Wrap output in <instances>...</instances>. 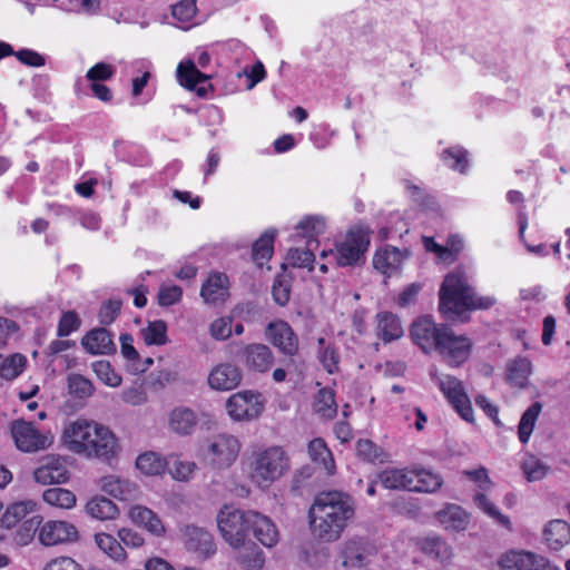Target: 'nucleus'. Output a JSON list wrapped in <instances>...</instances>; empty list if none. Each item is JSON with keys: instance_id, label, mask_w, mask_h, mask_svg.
I'll return each mask as SVG.
<instances>
[{"instance_id": "f257e3e1", "label": "nucleus", "mask_w": 570, "mask_h": 570, "mask_svg": "<svg viewBox=\"0 0 570 570\" xmlns=\"http://www.w3.org/2000/svg\"><path fill=\"white\" fill-rule=\"evenodd\" d=\"M355 502L351 495L341 491L318 493L309 508V525L313 535L323 542L338 540L353 520Z\"/></svg>"}, {"instance_id": "f03ea898", "label": "nucleus", "mask_w": 570, "mask_h": 570, "mask_svg": "<svg viewBox=\"0 0 570 570\" xmlns=\"http://www.w3.org/2000/svg\"><path fill=\"white\" fill-rule=\"evenodd\" d=\"M468 276L462 269L449 273L440 288V312L454 320L461 317L468 309L489 308L495 303V298L476 296L468 284Z\"/></svg>"}, {"instance_id": "7ed1b4c3", "label": "nucleus", "mask_w": 570, "mask_h": 570, "mask_svg": "<svg viewBox=\"0 0 570 570\" xmlns=\"http://www.w3.org/2000/svg\"><path fill=\"white\" fill-rule=\"evenodd\" d=\"M289 469V458L279 445H272L253 453L249 464V478L261 488L268 489Z\"/></svg>"}, {"instance_id": "20e7f679", "label": "nucleus", "mask_w": 570, "mask_h": 570, "mask_svg": "<svg viewBox=\"0 0 570 570\" xmlns=\"http://www.w3.org/2000/svg\"><path fill=\"white\" fill-rule=\"evenodd\" d=\"M253 511H242L225 507L217 515V527L224 540L233 548L244 546L248 541L252 529Z\"/></svg>"}, {"instance_id": "39448f33", "label": "nucleus", "mask_w": 570, "mask_h": 570, "mask_svg": "<svg viewBox=\"0 0 570 570\" xmlns=\"http://www.w3.org/2000/svg\"><path fill=\"white\" fill-rule=\"evenodd\" d=\"M11 436L18 450L35 453L48 449L53 441L52 435L36 429L31 422L16 420L11 423Z\"/></svg>"}, {"instance_id": "423d86ee", "label": "nucleus", "mask_w": 570, "mask_h": 570, "mask_svg": "<svg viewBox=\"0 0 570 570\" xmlns=\"http://www.w3.org/2000/svg\"><path fill=\"white\" fill-rule=\"evenodd\" d=\"M370 245V233L362 228H352L345 239L337 244L335 258L340 266H353L365 261Z\"/></svg>"}, {"instance_id": "0eeeda50", "label": "nucleus", "mask_w": 570, "mask_h": 570, "mask_svg": "<svg viewBox=\"0 0 570 570\" xmlns=\"http://www.w3.org/2000/svg\"><path fill=\"white\" fill-rule=\"evenodd\" d=\"M430 376L438 383L440 390L461 417L468 422L472 421L473 411L471 402L464 391L462 382L451 375H439L435 367L430 370Z\"/></svg>"}, {"instance_id": "6e6552de", "label": "nucleus", "mask_w": 570, "mask_h": 570, "mask_svg": "<svg viewBox=\"0 0 570 570\" xmlns=\"http://www.w3.org/2000/svg\"><path fill=\"white\" fill-rule=\"evenodd\" d=\"M472 342L464 335H455L448 326L436 351L442 360L452 367L462 365L471 354Z\"/></svg>"}, {"instance_id": "1a4fd4ad", "label": "nucleus", "mask_w": 570, "mask_h": 570, "mask_svg": "<svg viewBox=\"0 0 570 570\" xmlns=\"http://www.w3.org/2000/svg\"><path fill=\"white\" fill-rule=\"evenodd\" d=\"M229 416L235 421H250L257 419L264 409L261 394L243 391L229 396L226 403Z\"/></svg>"}, {"instance_id": "9d476101", "label": "nucleus", "mask_w": 570, "mask_h": 570, "mask_svg": "<svg viewBox=\"0 0 570 570\" xmlns=\"http://www.w3.org/2000/svg\"><path fill=\"white\" fill-rule=\"evenodd\" d=\"M99 423L86 419H77L68 423L63 430V442L69 450L75 453H86L90 438L97 435Z\"/></svg>"}, {"instance_id": "9b49d317", "label": "nucleus", "mask_w": 570, "mask_h": 570, "mask_svg": "<svg viewBox=\"0 0 570 570\" xmlns=\"http://www.w3.org/2000/svg\"><path fill=\"white\" fill-rule=\"evenodd\" d=\"M446 325L436 324L430 317L423 316L417 318L410 328V335L414 344H416L424 353L436 351L444 334Z\"/></svg>"}, {"instance_id": "f8f14e48", "label": "nucleus", "mask_w": 570, "mask_h": 570, "mask_svg": "<svg viewBox=\"0 0 570 570\" xmlns=\"http://www.w3.org/2000/svg\"><path fill=\"white\" fill-rule=\"evenodd\" d=\"M462 474L476 485L473 495L474 504L489 517L499 520V511L495 504L488 498V493L494 489V483L490 480L488 471L484 468H479L465 470Z\"/></svg>"}, {"instance_id": "ddd939ff", "label": "nucleus", "mask_w": 570, "mask_h": 570, "mask_svg": "<svg viewBox=\"0 0 570 570\" xmlns=\"http://www.w3.org/2000/svg\"><path fill=\"white\" fill-rule=\"evenodd\" d=\"M240 443L237 438L219 434L214 438L208 448V458L217 468H228L238 456Z\"/></svg>"}, {"instance_id": "4468645a", "label": "nucleus", "mask_w": 570, "mask_h": 570, "mask_svg": "<svg viewBox=\"0 0 570 570\" xmlns=\"http://www.w3.org/2000/svg\"><path fill=\"white\" fill-rule=\"evenodd\" d=\"M38 539L45 547L72 542L78 539L76 527L67 521L49 520L39 528Z\"/></svg>"}, {"instance_id": "2eb2a0df", "label": "nucleus", "mask_w": 570, "mask_h": 570, "mask_svg": "<svg viewBox=\"0 0 570 570\" xmlns=\"http://www.w3.org/2000/svg\"><path fill=\"white\" fill-rule=\"evenodd\" d=\"M501 570H559L543 557L511 550L501 557Z\"/></svg>"}, {"instance_id": "dca6fc26", "label": "nucleus", "mask_w": 570, "mask_h": 570, "mask_svg": "<svg viewBox=\"0 0 570 570\" xmlns=\"http://www.w3.org/2000/svg\"><path fill=\"white\" fill-rule=\"evenodd\" d=\"M183 542L188 551L203 559H207L216 552L213 535L200 527L186 525L183 530Z\"/></svg>"}, {"instance_id": "f3484780", "label": "nucleus", "mask_w": 570, "mask_h": 570, "mask_svg": "<svg viewBox=\"0 0 570 570\" xmlns=\"http://www.w3.org/2000/svg\"><path fill=\"white\" fill-rule=\"evenodd\" d=\"M266 335L272 344L286 356L292 357L297 354L298 338L288 323L284 321L269 323Z\"/></svg>"}, {"instance_id": "a211bd4d", "label": "nucleus", "mask_w": 570, "mask_h": 570, "mask_svg": "<svg viewBox=\"0 0 570 570\" xmlns=\"http://www.w3.org/2000/svg\"><path fill=\"white\" fill-rule=\"evenodd\" d=\"M240 357L244 365L258 373L268 372L274 364V354L272 350L261 343L245 345L240 351Z\"/></svg>"}, {"instance_id": "6ab92c4d", "label": "nucleus", "mask_w": 570, "mask_h": 570, "mask_svg": "<svg viewBox=\"0 0 570 570\" xmlns=\"http://www.w3.org/2000/svg\"><path fill=\"white\" fill-rule=\"evenodd\" d=\"M33 479L40 484H59L69 480L66 463L59 456H48L43 459L40 466L33 471Z\"/></svg>"}, {"instance_id": "aec40b11", "label": "nucleus", "mask_w": 570, "mask_h": 570, "mask_svg": "<svg viewBox=\"0 0 570 570\" xmlns=\"http://www.w3.org/2000/svg\"><path fill=\"white\" fill-rule=\"evenodd\" d=\"M409 255V249L401 250L397 247L387 245L376 250L373 257V266L380 273L391 276L401 268Z\"/></svg>"}, {"instance_id": "412c9836", "label": "nucleus", "mask_w": 570, "mask_h": 570, "mask_svg": "<svg viewBox=\"0 0 570 570\" xmlns=\"http://www.w3.org/2000/svg\"><path fill=\"white\" fill-rule=\"evenodd\" d=\"M242 381V371L238 366L230 363L216 365L208 375V384L217 391H229L239 385Z\"/></svg>"}, {"instance_id": "4be33fe9", "label": "nucleus", "mask_w": 570, "mask_h": 570, "mask_svg": "<svg viewBox=\"0 0 570 570\" xmlns=\"http://www.w3.org/2000/svg\"><path fill=\"white\" fill-rule=\"evenodd\" d=\"M198 424L197 413L186 406L173 409L168 415V428L178 435H190Z\"/></svg>"}, {"instance_id": "5701e85b", "label": "nucleus", "mask_w": 570, "mask_h": 570, "mask_svg": "<svg viewBox=\"0 0 570 570\" xmlns=\"http://www.w3.org/2000/svg\"><path fill=\"white\" fill-rule=\"evenodd\" d=\"M254 537L266 548H273L279 540L276 524L266 515L253 511L252 529Z\"/></svg>"}, {"instance_id": "b1692460", "label": "nucleus", "mask_w": 570, "mask_h": 570, "mask_svg": "<svg viewBox=\"0 0 570 570\" xmlns=\"http://www.w3.org/2000/svg\"><path fill=\"white\" fill-rule=\"evenodd\" d=\"M97 435L90 438L92 441L86 452L89 456H96L101 459H109L115 455L117 449V441L112 432L102 424L99 423Z\"/></svg>"}, {"instance_id": "393cba45", "label": "nucleus", "mask_w": 570, "mask_h": 570, "mask_svg": "<svg viewBox=\"0 0 570 570\" xmlns=\"http://www.w3.org/2000/svg\"><path fill=\"white\" fill-rule=\"evenodd\" d=\"M100 488L107 494L121 500H135L138 488L134 482L117 475H107L100 479Z\"/></svg>"}, {"instance_id": "a878e982", "label": "nucleus", "mask_w": 570, "mask_h": 570, "mask_svg": "<svg viewBox=\"0 0 570 570\" xmlns=\"http://www.w3.org/2000/svg\"><path fill=\"white\" fill-rule=\"evenodd\" d=\"M82 346L90 354H109L116 351L111 334L104 327L88 332L81 341Z\"/></svg>"}, {"instance_id": "bb28decb", "label": "nucleus", "mask_w": 570, "mask_h": 570, "mask_svg": "<svg viewBox=\"0 0 570 570\" xmlns=\"http://www.w3.org/2000/svg\"><path fill=\"white\" fill-rule=\"evenodd\" d=\"M208 76L200 72L193 61L180 62L177 67V79L180 86L188 90H196L199 97H205L207 89L205 87H197V83H202L208 80Z\"/></svg>"}, {"instance_id": "cd10ccee", "label": "nucleus", "mask_w": 570, "mask_h": 570, "mask_svg": "<svg viewBox=\"0 0 570 570\" xmlns=\"http://www.w3.org/2000/svg\"><path fill=\"white\" fill-rule=\"evenodd\" d=\"M200 296L207 304L224 302L228 296V278L225 274L215 273L209 275L203 284Z\"/></svg>"}, {"instance_id": "c85d7f7f", "label": "nucleus", "mask_w": 570, "mask_h": 570, "mask_svg": "<svg viewBox=\"0 0 570 570\" xmlns=\"http://www.w3.org/2000/svg\"><path fill=\"white\" fill-rule=\"evenodd\" d=\"M234 549L237 550L236 561L243 570H261L264 567V552L255 542L248 540Z\"/></svg>"}, {"instance_id": "c756f323", "label": "nucleus", "mask_w": 570, "mask_h": 570, "mask_svg": "<svg viewBox=\"0 0 570 570\" xmlns=\"http://www.w3.org/2000/svg\"><path fill=\"white\" fill-rule=\"evenodd\" d=\"M129 517L134 523L142 527L154 535L165 533V527L157 514L142 505H135L129 510Z\"/></svg>"}, {"instance_id": "7c9ffc66", "label": "nucleus", "mask_w": 570, "mask_h": 570, "mask_svg": "<svg viewBox=\"0 0 570 570\" xmlns=\"http://www.w3.org/2000/svg\"><path fill=\"white\" fill-rule=\"evenodd\" d=\"M531 370L532 364L530 360L523 356H518L507 364L505 380L515 387L524 389L529 384Z\"/></svg>"}, {"instance_id": "2f4dec72", "label": "nucleus", "mask_w": 570, "mask_h": 570, "mask_svg": "<svg viewBox=\"0 0 570 570\" xmlns=\"http://www.w3.org/2000/svg\"><path fill=\"white\" fill-rule=\"evenodd\" d=\"M384 488L391 490L412 491V482L415 478L413 470L385 469L379 475Z\"/></svg>"}, {"instance_id": "473e14b6", "label": "nucleus", "mask_w": 570, "mask_h": 570, "mask_svg": "<svg viewBox=\"0 0 570 570\" xmlns=\"http://www.w3.org/2000/svg\"><path fill=\"white\" fill-rule=\"evenodd\" d=\"M543 535L548 546L558 551L570 542V525L563 520H552L546 525Z\"/></svg>"}, {"instance_id": "72a5a7b5", "label": "nucleus", "mask_w": 570, "mask_h": 570, "mask_svg": "<svg viewBox=\"0 0 570 570\" xmlns=\"http://www.w3.org/2000/svg\"><path fill=\"white\" fill-rule=\"evenodd\" d=\"M376 332L384 343L399 340L403 335L400 320L389 312L377 314Z\"/></svg>"}, {"instance_id": "f704fd0d", "label": "nucleus", "mask_w": 570, "mask_h": 570, "mask_svg": "<svg viewBox=\"0 0 570 570\" xmlns=\"http://www.w3.org/2000/svg\"><path fill=\"white\" fill-rule=\"evenodd\" d=\"M438 515L444 528L456 531L466 529L470 522L469 514L456 504H449Z\"/></svg>"}, {"instance_id": "c9c22d12", "label": "nucleus", "mask_w": 570, "mask_h": 570, "mask_svg": "<svg viewBox=\"0 0 570 570\" xmlns=\"http://www.w3.org/2000/svg\"><path fill=\"white\" fill-rule=\"evenodd\" d=\"M87 513L98 520H112L119 514L117 505L105 497H95L86 504Z\"/></svg>"}, {"instance_id": "e433bc0d", "label": "nucleus", "mask_w": 570, "mask_h": 570, "mask_svg": "<svg viewBox=\"0 0 570 570\" xmlns=\"http://www.w3.org/2000/svg\"><path fill=\"white\" fill-rule=\"evenodd\" d=\"M33 508L35 504L31 501L10 504L0 518L1 527L6 529L14 528L33 510Z\"/></svg>"}, {"instance_id": "4c0bfd02", "label": "nucleus", "mask_w": 570, "mask_h": 570, "mask_svg": "<svg viewBox=\"0 0 570 570\" xmlns=\"http://www.w3.org/2000/svg\"><path fill=\"white\" fill-rule=\"evenodd\" d=\"M168 465L167 458H163L156 452H146L136 460V466L142 473L148 475L161 474Z\"/></svg>"}, {"instance_id": "58836bf2", "label": "nucleus", "mask_w": 570, "mask_h": 570, "mask_svg": "<svg viewBox=\"0 0 570 570\" xmlns=\"http://www.w3.org/2000/svg\"><path fill=\"white\" fill-rule=\"evenodd\" d=\"M542 407L543 405L541 402H534L522 414L518 426V434L521 443H527L529 441Z\"/></svg>"}, {"instance_id": "ea45409f", "label": "nucleus", "mask_w": 570, "mask_h": 570, "mask_svg": "<svg viewBox=\"0 0 570 570\" xmlns=\"http://www.w3.org/2000/svg\"><path fill=\"white\" fill-rule=\"evenodd\" d=\"M42 499L49 505L60 509H71L77 502L75 493L63 488H49L45 490Z\"/></svg>"}, {"instance_id": "a19ab883", "label": "nucleus", "mask_w": 570, "mask_h": 570, "mask_svg": "<svg viewBox=\"0 0 570 570\" xmlns=\"http://www.w3.org/2000/svg\"><path fill=\"white\" fill-rule=\"evenodd\" d=\"M415 475L412 482L413 492H435L442 485V479L439 474H435L429 470H413Z\"/></svg>"}, {"instance_id": "79ce46f5", "label": "nucleus", "mask_w": 570, "mask_h": 570, "mask_svg": "<svg viewBox=\"0 0 570 570\" xmlns=\"http://www.w3.org/2000/svg\"><path fill=\"white\" fill-rule=\"evenodd\" d=\"M308 454L314 462L322 464L328 473L333 472L335 468L334 460L323 439L316 438L308 443Z\"/></svg>"}, {"instance_id": "37998d69", "label": "nucleus", "mask_w": 570, "mask_h": 570, "mask_svg": "<svg viewBox=\"0 0 570 570\" xmlns=\"http://www.w3.org/2000/svg\"><path fill=\"white\" fill-rule=\"evenodd\" d=\"M444 164L460 174H465L470 165L469 151L461 146H453L442 154Z\"/></svg>"}, {"instance_id": "c03bdc74", "label": "nucleus", "mask_w": 570, "mask_h": 570, "mask_svg": "<svg viewBox=\"0 0 570 570\" xmlns=\"http://www.w3.org/2000/svg\"><path fill=\"white\" fill-rule=\"evenodd\" d=\"M314 411L323 419H333L337 413L334 392L331 389H321L314 401Z\"/></svg>"}, {"instance_id": "a18cd8bd", "label": "nucleus", "mask_w": 570, "mask_h": 570, "mask_svg": "<svg viewBox=\"0 0 570 570\" xmlns=\"http://www.w3.org/2000/svg\"><path fill=\"white\" fill-rule=\"evenodd\" d=\"M276 230H266L254 244H253V259L262 266L264 262L272 257L274 249V238Z\"/></svg>"}, {"instance_id": "49530a36", "label": "nucleus", "mask_w": 570, "mask_h": 570, "mask_svg": "<svg viewBox=\"0 0 570 570\" xmlns=\"http://www.w3.org/2000/svg\"><path fill=\"white\" fill-rule=\"evenodd\" d=\"M525 479L529 482H537L544 479L550 472V466L533 454H528L521 464Z\"/></svg>"}, {"instance_id": "de8ad7c7", "label": "nucleus", "mask_w": 570, "mask_h": 570, "mask_svg": "<svg viewBox=\"0 0 570 570\" xmlns=\"http://www.w3.org/2000/svg\"><path fill=\"white\" fill-rule=\"evenodd\" d=\"M95 542L101 551L115 561H124L127 557L122 546L110 534L97 533Z\"/></svg>"}, {"instance_id": "09e8293b", "label": "nucleus", "mask_w": 570, "mask_h": 570, "mask_svg": "<svg viewBox=\"0 0 570 570\" xmlns=\"http://www.w3.org/2000/svg\"><path fill=\"white\" fill-rule=\"evenodd\" d=\"M314 239H309L307 242L308 248H291L287 252L286 261L289 265L297 268H307L308 271H313V263L315 261V256L311 249L312 243Z\"/></svg>"}, {"instance_id": "8fccbe9b", "label": "nucleus", "mask_w": 570, "mask_h": 570, "mask_svg": "<svg viewBox=\"0 0 570 570\" xmlns=\"http://www.w3.org/2000/svg\"><path fill=\"white\" fill-rule=\"evenodd\" d=\"M141 335L147 345H164L167 343V325L161 320L149 322Z\"/></svg>"}, {"instance_id": "3c124183", "label": "nucleus", "mask_w": 570, "mask_h": 570, "mask_svg": "<svg viewBox=\"0 0 570 570\" xmlns=\"http://www.w3.org/2000/svg\"><path fill=\"white\" fill-rule=\"evenodd\" d=\"M168 465L166 470L171 474L175 480L178 481H187L191 478L195 470L197 469L196 464L190 461H181L177 456L169 455L167 458Z\"/></svg>"}, {"instance_id": "603ef678", "label": "nucleus", "mask_w": 570, "mask_h": 570, "mask_svg": "<svg viewBox=\"0 0 570 570\" xmlns=\"http://www.w3.org/2000/svg\"><path fill=\"white\" fill-rule=\"evenodd\" d=\"M422 550L424 553L444 563L451 559L450 547L440 538H429L423 541Z\"/></svg>"}, {"instance_id": "864d4df0", "label": "nucleus", "mask_w": 570, "mask_h": 570, "mask_svg": "<svg viewBox=\"0 0 570 570\" xmlns=\"http://www.w3.org/2000/svg\"><path fill=\"white\" fill-rule=\"evenodd\" d=\"M27 363V358L21 354H13L4 358L0 365V376L7 381L18 377Z\"/></svg>"}, {"instance_id": "5fc2aeb1", "label": "nucleus", "mask_w": 570, "mask_h": 570, "mask_svg": "<svg viewBox=\"0 0 570 570\" xmlns=\"http://www.w3.org/2000/svg\"><path fill=\"white\" fill-rule=\"evenodd\" d=\"M69 393L78 399H86L92 395L94 385L90 380L80 374H70L68 376Z\"/></svg>"}, {"instance_id": "6e6d98bb", "label": "nucleus", "mask_w": 570, "mask_h": 570, "mask_svg": "<svg viewBox=\"0 0 570 570\" xmlns=\"http://www.w3.org/2000/svg\"><path fill=\"white\" fill-rule=\"evenodd\" d=\"M39 528L40 520L38 517H33L23 521L14 533V542L21 547L27 546L32 541L36 532H39Z\"/></svg>"}, {"instance_id": "4d7b16f0", "label": "nucleus", "mask_w": 570, "mask_h": 570, "mask_svg": "<svg viewBox=\"0 0 570 570\" xmlns=\"http://www.w3.org/2000/svg\"><path fill=\"white\" fill-rule=\"evenodd\" d=\"M94 372L100 381L111 387H117L121 384V376L118 375L111 367L110 363L105 360L94 362L91 365Z\"/></svg>"}, {"instance_id": "13d9d810", "label": "nucleus", "mask_w": 570, "mask_h": 570, "mask_svg": "<svg viewBox=\"0 0 570 570\" xmlns=\"http://www.w3.org/2000/svg\"><path fill=\"white\" fill-rule=\"evenodd\" d=\"M209 333L217 341L229 338L233 333V318L229 316L216 318L209 325Z\"/></svg>"}, {"instance_id": "bf43d9fd", "label": "nucleus", "mask_w": 570, "mask_h": 570, "mask_svg": "<svg viewBox=\"0 0 570 570\" xmlns=\"http://www.w3.org/2000/svg\"><path fill=\"white\" fill-rule=\"evenodd\" d=\"M296 228L301 230L302 236L313 237L324 232L325 222L318 216H307L297 224Z\"/></svg>"}, {"instance_id": "052dcab7", "label": "nucleus", "mask_w": 570, "mask_h": 570, "mask_svg": "<svg viewBox=\"0 0 570 570\" xmlns=\"http://www.w3.org/2000/svg\"><path fill=\"white\" fill-rule=\"evenodd\" d=\"M197 12L196 0H180L171 8V14L181 22H189Z\"/></svg>"}, {"instance_id": "680f3d73", "label": "nucleus", "mask_w": 570, "mask_h": 570, "mask_svg": "<svg viewBox=\"0 0 570 570\" xmlns=\"http://www.w3.org/2000/svg\"><path fill=\"white\" fill-rule=\"evenodd\" d=\"M122 302L118 298H112L102 304L99 311V322L102 325L111 324L120 313Z\"/></svg>"}, {"instance_id": "e2e57ef3", "label": "nucleus", "mask_w": 570, "mask_h": 570, "mask_svg": "<svg viewBox=\"0 0 570 570\" xmlns=\"http://www.w3.org/2000/svg\"><path fill=\"white\" fill-rule=\"evenodd\" d=\"M114 72L115 69L111 65L98 62L87 71L86 78L91 81V83H96L110 79Z\"/></svg>"}, {"instance_id": "0e129e2a", "label": "nucleus", "mask_w": 570, "mask_h": 570, "mask_svg": "<svg viewBox=\"0 0 570 570\" xmlns=\"http://www.w3.org/2000/svg\"><path fill=\"white\" fill-rule=\"evenodd\" d=\"M183 289L177 285L161 286L158 293L160 306H171L181 299Z\"/></svg>"}, {"instance_id": "69168bd1", "label": "nucleus", "mask_w": 570, "mask_h": 570, "mask_svg": "<svg viewBox=\"0 0 570 570\" xmlns=\"http://www.w3.org/2000/svg\"><path fill=\"white\" fill-rule=\"evenodd\" d=\"M79 326H80V320H79L78 315L75 312L69 311V312L65 313L59 321L58 336H60V337L68 336L73 331H76Z\"/></svg>"}, {"instance_id": "338daca9", "label": "nucleus", "mask_w": 570, "mask_h": 570, "mask_svg": "<svg viewBox=\"0 0 570 570\" xmlns=\"http://www.w3.org/2000/svg\"><path fill=\"white\" fill-rule=\"evenodd\" d=\"M273 298L279 306H285L289 301L291 286L287 281L277 277L272 288Z\"/></svg>"}, {"instance_id": "774afa93", "label": "nucleus", "mask_w": 570, "mask_h": 570, "mask_svg": "<svg viewBox=\"0 0 570 570\" xmlns=\"http://www.w3.org/2000/svg\"><path fill=\"white\" fill-rule=\"evenodd\" d=\"M43 570H82V567L70 557H59L48 562Z\"/></svg>"}]
</instances>
